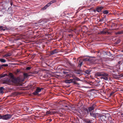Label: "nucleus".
I'll return each instance as SVG.
<instances>
[{
  "instance_id": "f257e3e1",
  "label": "nucleus",
  "mask_w": 123,
  "mask_h": 123,
  "mask_svg": "<svg viewBox=\"0 0 123 123\" xmlns=\"http://www.w3.org/2000/svg\"><path fill=\"white\" fill-rule=\"evenodd\" d=\"M9 76L10 77V79H7L6 80L4 83L9 85H12L19 82V78L18 77H14V75L12 73H9Z\"/></svg>"
},
{
  "instance_id": "f03ea898",
  "label": "nucleus",
  "mask_w": 123,
  "mask_h": 123,
  "mask_svg": "<svg viewBox=\"0 0 123 123\" xmlns=\"http://www.w3.org/2000/svg\"><path fill=\"white\" fill-rule=\"evenodd\" d=\"M98 117L99 118V120L102 121L103 123H107L105 120L106 117L105 114L103 115L99 114H98Z\"/></svg>"
},
{
  "instance_id": "7ed1b4c3",
  "label": "nucleus",
  "mask_w": 123,
  "mask_h": 123,
  "mask_svg": "<svg viewBox=\"0 0 123 123\" xmlns=\"http://www.w3.org/2000/svg\"><path fill=\"white\" fill-rule=\"evenodd\" d=\"M101 79H103L105 80H108L109 79V75L108 74L104 73L103 75L100 77Z\"/></svg>"
},
{
  "instance_id": "20e7f679",
  "label": "nucleus",
  "mask_w": 123,
  "mask_h": 123,
  "mask_svg": "<svg viewBox=\"0 0 123 123\" xmlns=\"http://www.w3.org/2000/svg\"><path fill=\"white\" fill-rule=\"evenodd\" d=\"M12 116V115L10 114H7L2 115V119L3 120H8L11 118Z\"/></svg>"
},
{
  "instance_id": "39448f33",
  "label": "nucleus",
  "mask_w": 123,
  "mask_h": 123,
  "mask_svg": "<svg viewBox=\"0 0 123 123\" xmlns=\"http://www.w3.org/2000/svg\"><path fill=\"white\" fill-rule=\"evenodd\" d=\"M56 2V0H53L50 1V2L47 4V5H45L43 7H42V9L43 10H45L48 7L50 6L51 4Z\"/></svg>"
},
{
  "instance_id": "423d86ee",
  "label": "nucleus",
  "mask_w": 123,
  "mask_h": 123,
  "mask_svg": "<svg viewBox=\"0 0 123 123\" xmlns=\"http://www.w3.org/2000/svg\"><path fill=\"white\" fill-rule=\"evenodd\" d=\"M83 61H90L92 62V64H94L97 63L96 62L98 61V60H94L92 59H91L90 58H85L83 60Z\"/></svg>"
},
{
  "instance_id": "0eeeda50",
  "label": "nucleus",
  "mask_w": 123,
  "mask_h": 123,
  "mask_svg": "<svg viewBox=\"0 0 123 123\" xmlns=\"http://www.w3.org/2000/svg\"><path fill=\"white\" fill-rule=\"evenodd\" d=\"M65 82L66 83H73L75 84H76L75 80L73 79H70L69 80H66L65 81Z\"/></svg>"
},
{
  "instance_id": "6e6552de",
  "label": "nucleus",
  "mask_w": 123,
  "mask_h": 123,
  "mask_svg": "<svg viewBox=\"0 0 123 123\" xmlns=\"http://www.w3.org/2000/svg\"><path fill=\"white\" fill-rule=\"evenodd\" d=\"M42 89V88H40L39 87H37L35 92L33 93V94L34 95H37L39 92H40L41 91V89Z\"/></svg>"
},
{
  "instance_id": "1a4fd4ad",
  "label": "nucleus",
  "mask_w": 123,
  "mask_h": 123,
  "mask_svg": "<svg viewBox=\"0 0 123 123\" xmlns=\"http://www.w3.org/2000/svg\"><path fill=\"white\" fill-rule=\"evenodd\" d=\"M104 73L100 71L97 72L95 74V76L96 77L102 76L103 75Z\"/></svg>"
},
{
  "instance_id": "9d476101",
  "label": "nucleus",
  "mask_w": 123,
  "mask_h": 123,
  "mask_svg": "<svg viewBox=\"0 0 123 123\" xmlns=\"http://www.w3.org/2000/svg\"><path fill=\"white\" fill-rule=\"evenodd\" d=\"M98 114H99L98 113H94L91 112H90V115L95 118H96L97 116H98Z\"/></svg>"
},
{
  "instance_id": "9b49d317",
  "label": "nucleus",
  "mask_w": 123,
  "mask_h": 123,
  "mask_svg": "<svg viewBox=\"0 0 123 123\" xmlns=\"http://www.w3.org/2000/svg\"><path fill=\"white\" fill-rule=\"evenodd\" d=\"M95 105L94 104H93L89 108L88 110L89 111H91L92 110H94L95 108Z\"/></svg>"
},
{
  "instance_id": "f8f14e48",
  "label": "nucleus",
  "mask_w": 123,
  "mask_h": 123,
  "mask_svg": "<svg viewBox=\"0 0 123 123\" xmlns=\"http://www.w3.org/2000/svg\"><path fill=\"white\" fill-rule=\"evenodd\" d=\"M103 8V7L102 6H100V7H98L96 8V10L98 12H99L101 11Z\"/></svg>"
},
{
  "instance_id": "ddd939ff",
  "label": "nucleus",
  "mask_w": 123,
  "mask_h": 123,
  "mask_svg": "<svg viewBox=\"0 0 123 123\" xmlns=\"http://www.w3.org/2000/svg\"><path fill=\"white\" fill-rule=\"evenodd\" d=\"M69 75V76L70 77L72 76L73 79H74L75 80H76L78 81L80 80L79 78L76 77L74 75H71L70 74V75Z\"/></svg>"
},
{
  "instance_id": "4468645a",
  "label": "nucleus",
  "mask_w": 123,
  "mask_h": 123,
  "mask_svg": "<svg viewBox=\"0 0 123 123\" xmlns=\"http://www.w3.org/2000/svg\"><path fill=\"white\" fill-rule=\"evenodd\" d=\"M58 52V51L56 49H55L54 50L50 51V53L51 55H53L54 54Z\"/></svg>"
},
{
  "instance_id": "2eb2a0df",
  "label": "nucleus",
  "mask_w": 123,
  "mask_h": 123,
  "mask_svg": "<svg viewBox=\"0 0 123 123\" xmlns=\"http://www.w3.org/2000/svg\"><path fill=\"white\" fill-rule=\"evenodd\" d=\"M49 21V19H43L42 20H41V22H43V23H46L48 22Z\"/></svg>"
},
{
  "instance_id": "dca6fc26",
  "label": "nucleus",
  "mask_w": 123,
  "mask_h": 123,
  "mask_svg": "<svg viewBox=\"0 0 123 123\" xmlns=\"http://www.w3.org/2000/svg\"><path fill=\"white\" fill-rule=\"evenodd\" d=\"M11 53H8L5 54V55H4L3 57H7L11 56Z\"/></svg>"
},
{
  "instance_id": "f3484780",
  "label": "nucleus",
  "mask_w": 123,
  "mask_h": 123,
  "mask_svg": "<svg viewBox=\"0 0 123 123\" xmlns=\"http://www.w3.org/2000/svg\"><path fill=\"white\" fill-rule=\"evenodd\" d=\"M100 32L101 34H106L107 33L108 34H109L108 32L107 31H105L104 30L101 31Z\"/></svg>"
},
{
  "instance_id": "a211bd4d",
  "label": "nucleus",
  "mask_w": 123,
  "mask_h": 123,
  "mask_svg": "<svg viewBox=\"0 0 123 123\" xmlns=\"http://www.w3.org/2000/svg\"><path fill=\"white\" fill-rule=\"evenodd\" d=\"M83 64V62L81 60H80L79 61V63L78 66V67H80Z\"/></svg>"
},
{
  "instance_id": "6ab92c4d",
  "label": "nucleus",
  "mask_w": 123,
  "mask_h": 123,
  "mask_svg": "<svg viewBox=\"0 0 123 123\" xmlns=\"http://www.w3.org/2000/svg\"><path fill=\"white\" fill-rule=\"evenodd\" d=\"M0 62H2L4 63L6 62V60L3 59H0Z\"/></svg>"
},
{
  "instance_id": "aec40b11",
  "label": "nucleus",
  "mask_w": 123,
  "mask_h": 123,
  "mask_svg": "<svg viewBox=\"0 0 123 123\" xmlns=\"http://www.w3.org/2000/svg\"><path fill=\"white\" fill-rule=\"evenodd\" d=\"M123 34V30L117 32L116 33V34Z\"/></svg>"
},
{
  "instance_id": "412c9836",
  "label": "nucleus",
  "mask_w": 123,
  "mask_h": 123,
  "mask_svg": "<svg viewBox=\"0 0 123 123\" xmlns=\"http://www.w3.org/2000/svg\"><path fill=\"white\" fill-rule=\"evenodd\" d=\"M103 12L104 14H107L109 12L107 10H105L103 11Z\"/></svg>"
},
{
  "instance_id": "4be33fe9",
  "label": "nucleus",
  "mask_w": 123,
  "mask_h": 123,
  "mask_svg": "<svg viewBox=\"0 0 123 123\" xmlns=\"http://www.w3.org/2000/svg\"><path fill=\"white\" fill-rule=\"evenodd\" d=\"M4 88L3 87H2L0 88V93H3V90Z\"/></svg>"
},
{
  "instance_id": "5701e85b",
  "label": "nucleus",
  "mask_w": 123,
  "mask_h": 123,
  "mask_svg": "<svg viewBox=\"0 0 123 123\" xmlns=\"http://www.w3.org/2000/svg\"><path fill=\"white\" fill-rule=\"evenodd\" d=\"M24 77L25 78L27 77L28 76V74L26 73H24Z\"/></svg>"
},
{
  "instance_id": "b1692460",
  "label": "nucleus",
  "mask_w": 123,
  "mask_h": 123,
  "mask_svg": "<svg viewBox=\"0 0 123 123\" xmlns=\"http://www.w3.org/2000/svg\"><path fill=\"white\" fill-rule=\"evenodd\" d=\"M5 29H4V28L2 26H0V30L4 31Z\"/></svg>"
},
{
  "instance_id": "393cba45",
  "label": "nucleus",
  "mask_w": 123,
  "mask_h": 123,
  "mask_svg": "<svg viewBox=\"0 0 123 123\" xmlns=\"http://www.w3.org/2000/svg\"><path fill=\"white\" fill-rule=\"evenodd\" d=\"M7 75L6 74H4L2 75L0 77L1 78H2L5 77L6 76H7Z\"/></svg>"
},
{
  "instance_id": "a878e982",
  "label": "nucleus",
  "mask_w": 123,
  "mask_h": 123,
  "mask_svg": "<svg viewBox=\"0 0 123 123\" xmlns=\"http://www.w3.org/2000/svg\"><path fill=\"white\" fill-rule=\"evenodd\" d=\"M1 66L2 67H7L8 66V64H2L1 65Z\"/></svg>"
},
{
  "instance_id": "bb28decb",
  "label": "nucleus",
  "mask_w": 123,
  "mask_h": 123,
  "mask_svg": "<svg viewBox=\"0 0 123 123\" xmlns=\"http://www.w3.org/2000/svg\"><path fill=\"white\" fill-rule=\"evenodd\" d=\"M86 123H91L90 120H86Z\"/></svg>"
},
{
  "instance_id": "cd10ccee",
  "label": "nucleus",
  "mask_w": 123,
  "mask_h": 123,
  "mask_svg": "<svg viewBox=\"0 0 123 123\" xmlns=\"http://www.w3.org/2000/svg\"><path fill=\"white\" fill-rule=\"evenodd\" d=\"M119 27L121 28H123V24H121L119 25Z\"/></svg>"
},
{
  "instance_id": "c85d7f7f",
  "label": "nucleus",
  "mask_w": 123,
  "mask_h": 123,
  "mask_svg": "<svg viewBox=\"0 0 123 123\" xmlns=\"http://www.w3.org/2000/svg\"><path fill=\"white\" fill-rule=\"evenodd\" d=\"M85 73L86 74H89L90 73V72L89 71L86 70L85 71Z\"/></svg>"
},
{
  "instance_id": "c756f323",
  "label": "nucleus",
  "mask_w": 123,
  "mask_h": 123,
  "mask_svg": "<svg viewBox=\"0 0 123 123\" xmlns=\"http://www.w3.org/2000/svg\"><path fill=\"white\" fill-rule=\"evenodd\" d=\"M50 113V112L49 111H47L46 113L47 114H49Z\"/></svg>"
},
{
  "instance_id": "7c9ffc66",
  "label": "nucleus",
  "mask_w": 123,
  "mask_h": 123,
  "mask_svg": "<svg viewBox=\"0 0 123 123\" xmlns=\"http://www.w3.org/2000/svg\"><path fill=\"white\" fill-rule=\"evenodd\" d=\"M31 69V68L30 67H28L26 68L27 70H29Z\"/></svg>"
},
{
  "instance_id": "2f4dec72",
  "label": "nucleus",
  "mask_w": 123,
  "mask_h": 123,
  "mask_svg": "<svg viewBox=\"0 0 123 123\" xmlns=\"http://www.w3.org/2000/svg\"><path fill=\"white\" fill-rule=\"evenodd\" d=\"M68 31L69 32H71L73 31V30L71 29H70Z\"/></svg>"
},
{
  "instance_id": "473e14b6",
  "label": "nucleus",
  "mask_w": 123,
  "mask_h": 123,
  "mask_svg": "<svg viewBox=\"0 0 123 123\" xmlns=\"http://www.w3.org/2000/svg\"><path fill=\"white\" fill-rule=\"evenodd\" d=\"M84 110L86 111L87 112V113H88V109L87 108H85L84 109Z\"/></svg>"
},
{
  "instance_id": "72a5a7b5",
  "label": "nucleus",
  "mask_w": 123,
  "mask_h": 123,
  "mask_svg": "<svg viewBox=\"0 0 123 123\" xmlns=\"http://www.w3.org/2000/svg\"><path fill=\"white\" fill-rule=\"evenodd\" d=\"M93 0L94 1H97L100 0V1H102V0Z\"/></svg>"
},
{
  "instance_id": "f704fd0d",
  "label": "nucleus",
  "mask_w": 123,
  "mask_h": 123,
  "mask_svg": "<svg viewBox=\"0 0 123 123\" xmlns=\"http://www.w3.org/2000/svg\"><path fill=\"white\" fill-rule=\"evenodd\" d=\"M113 93L114 92H111V93L110 94V95H112L113 94Z\"/></svg>"
},
{
  "instance_id": "c9c22d12",
  "label": "nucleus",
  "mask_w": 123,
  "mask_h": 123,
  "mask_svg": "<svg viewBox=\"0 0 123 123\" xmlns=\"http://www.w3.org/2000/svg\"><path fill=\"white\" fill-rule=\"evenodd\" d=\"M2 116H1L0 115V119H2Z\"/></svg>"
},
{
  "instance_id": "e433bc0d",
  "label": "nucleus",
  "mask_w": 123,
  "mask_h": 123,
  "mask_svg": "<svg viewBox=\"0 0 123 123\" xmlns=\"http://www.w3.org/2000/svg\"><path fill=\"white\" fill-rule=\"evenodd\" d=\"M2 67L1 66V65H0V69H1V68H2Z\"/></svg>"
},
{
  "instance_id": "4c0bfd02",
  "label": "nucleus",
  "mask_w": 123,
  "mask_h": 123,
  "mask_svg": "<svg viewBox=\"0 0 123 123\" xmlns=\"http://www.w3.org/2000/svg\"><path fill=\"white\" fill-rule=\"evenodd\" d=\"M111 119V117H109V120L110 119Z\"/></svg>"
},
{
  "instance_id": "58836bf2",
  "label": "nucleus",
  "mask_w": 123,
  "mask_h": 123,
  "mask_svg": "<svg viewBox=\"0 0 123 123\" xmlns=\"http://www.w3.org/2000/svg\"><path fill=\"white\" fill-rule=\"evenodd\" d=\"M76 74H80V73L79 72H77L76 73Z\"/></svg>"
},
{
  "instance_id": "ea45409f",
  "label": "nucleus",
  "mask_w": 123,
  "mask_h": 123,
  "mask_svg": "<svg viewBox=\"0 0 123 123\" xmlns=\"http://www.w3.org/2000/svg\"><path fill=\"white\" fill-rule=\"evenodd\" d=\"M13 4V3L12 2H11V5L12 6Z\"/></svg>"
},
{
  "instance_id": "a19ab883",
  "label": "nucleus",
  "mask_w": 123,
  "mask_h": 123,
  "mask_svg": "<svg viewBox=\"0 0 123 123\" xmlns=\"http://www.w3.org/2000/svg\"><path fill=\"white\" fill-rule=\"evenodd\" d=\"M110 122H111V123H112V121L111 120L110 121Z\"/></svg>"
},
{
  "instance_id": "79ce46f5",
  "label": "nucleus",
  "mask_w": 123,
  "mask_h": 123,
  "mask_svg": "<svg viewBox=\"0 0 123 123\" xmlns=\"http://www.w3.org/2000/svg\"><path fill=\"white\" fill-rule=\"evenodd\" d=\"M65 107H68V106H65Z\"/></svg>"
},
{
  "instance_id": "37998d69",
  "label": "nucleus",
  "mask_w": 123,
  "mask_h": 123,
  "mask_svg": "<svg viewBox=\"0 0 123 123\" xmlns=\"http://www.w3.org/2000/svg\"><path fill=\"white\" fill-rule=\"evenodd\" d=\"M50 121H51V120H50Z\"/></svg>"
}]
</instances>
